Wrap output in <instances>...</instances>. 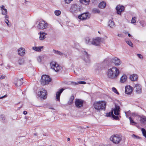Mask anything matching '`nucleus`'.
Masks as SVG:
<instances>
[{
	"instance_id": "54",
	"label": "nucleus",
	"mask_w": 146,
	"mask_h": 146,
	"mask_svg": "<svg viewBox=\"0 0 146 146\" xmlns=\"http://www.w3.org/2000/svg\"><path fill=\"white\" fill-rule=\"evenodd\" d=\"M97 66H98V67H99L100 66H101V65L100 64H97Z\"/></svg>"
},
{
	"instance_id": "46",
	"label": "nucleus",
	"mask_w": 146,
	"mask_h": 146,
	"mask_svg": "<svg viewBox=\"0 0 146 146\" xmlns=\"http://www.w3.org/2000/svg\"><path fill=\"white\" fill-rule=\"evenodd\" d=\"M1 118L2 120H5V117L4 115H1Z\"/></svg>"
},
{
	"instance_id": "22",
	"label": "nucleus",
	"mask_w": 146,
	"mask_h": 146,
	"mask_svg": "<svg viewBox=\"0 0 146 146\" xmlns=\"http://www.w3.org/2000/svg\"><path fill=\"white\" fill-rule=\"evenodd\" d=\"M138 119H140L141 122L143 123L144 124L146 121V117L145 116H137Z\"/></svg>"
},
{
	"instance_id": "44",
	"label": "nucleus",
	"mask_w": 146,
	"mask_h": 146,
	"mask_svg": "<svg viewBox=\"0 0 146 146\" xmlns=\"http://www.w3.org/2000/svg\"><path fill=\"white\" fill-rule=\"evenodd\" d=\"M138 57L141 59H142L143 58V56L140 54H137Z\"/></svg>"
},
{
	"instance_id": "28",
	"label": "nucleus",
	"mask_w": 146,
	"mask_h": 146,
	"mask_svg": "<svg viewBox=\"0 0 146 146\" xmlns=\"http://www.w3.org/2000/svg\"><path fill=\"white\" fill-rule=\"evenodd\" d=\"M43 48V46H40L38 47H33V49L36 51L40 52L41 51V49H42Z\"/></svg>"
},
{
	"instance_id": "38",
	"label": "nucleus",
	"mask_w": 146,
	"mask_h": 146,
	"mask_svg": "<svg viewBox=\"0 0 146 146\" xmlns=\"http://www.w3.org/2000/svg\"><path fill=\"white\" fill-rule=\"evenodd\" d=\"M141 130V131H142L143 135L146 138V132L145 130L144 129L142 128Z\"/></svg>"
},
{
	"instance_id": "1",
	"label": "nucleus",
	"mask_w": 146,
	"mask_h": 146,
	"mask_svg": "<svg viewBox=\"0 0 146 146\" xmlns=\"http://www.w3.org/2000/svg\"><path fill=\"white\" fill-rule=\"evenodd\" d=\"M120 73L119 69L117 67L114 66L108 70L107 76L110 79L115 80L119 76Z\"/></svg>"
},
{
	"instance_id": "12",
	"label": "nucleus",
	"mask_w": 146,
	"mask_h": 146,
	"mask_svg": "<svg viewBox=\"0 0 146 146\" xmlns=\"http://www.w3.org/2000/svg\"><path fill=\"white\" fill-rule=\"evenodd\" d=\"M23 78H16L14 81V84L16 86H19L22 85L23 83Z\"/></svg>"
},
{
	"instance_id": "47",
	"label": "nucleus",
	"mask_w": 146,
	"mask_h": 146,
	"mask_svg": "<svg viewBox=\"0 0 146 146\" xmlns=\"http://www.w3.org/2000/svg\"><path fill=\"white\" fill-rule=\"evenodd\" d=\"M5 23L7 24V26H9V24H8V23L9 22V20L7 19H5Z\"/></svg>"
},
{
	"instance_id": "23",
	"label": "nucleus",
	"mask_w": 146,
	"mask_h": 146,
	"mask_svg": "<svg viewBox=\"0 0 146 146\" xmlns=\"http://www.w3.org/2000/svg\"><path fill=\"white\" fill-rule=\"evenodd\" d=\"M127 79V77L125 74H123L121 77L120 82L121 83H124L126 82Z\"/></svg>"
},
{
	"instance_id": "16",
	"label": "nucleus",
	"mask_w": 146,
	"mask_h": 146,
	"mask_svg": "<svg viewBox=\"0 0 146 146\" xmlns=\"http://www.w3.org/2000/svg\"><path fill=\"white\" fill-rule=\"evenodd\" d=\"M133 90V87L129 85H127L125 87V92L126 94H131Z\"/></svg>"
},
{
	"instance_id": "17",
	"label": "nucleus",
	"mask_w": 146,
	"mask_h": 146,
	"mask_svg": "<svg viewBox=\"0 0 146 146\" xmlns=\"http://www.w3.org/2000/svg\"><path fill=\"white\" fill-rule=\"evenodd\" d=\"M101 38L97 37L95 39H93L92 44L96 46L99 45L101 41Z\"/></svg>"
},
{
	"instance_id": "20",
	"label": "nucleus",
	"mask_w": 146,
	"mask_h": 146,
	"mask_svg": "<svg viewBox=\"0 0 146 146\" xmlns=\"http://www.w3.org/2000/svg\"><path fill=\"white\" fill-rule=\"evenodd\" d=\"M64 90V89L63 88H61L56 93V99L58 101H59L60 100V95L61 93Z\"/></svg>"
},
{
	"instance_id": "14",
	"label": "nucleus",
	"mask_w": 146,
	"mask_h": 146,
	"mask_svg": "<svg viewBox=\"0 0 146 146\" xmlns=\"http://www.w3.org/2000/svg\"><path fill=\"white\" fill-rule=\"evenodd\" d=\"M90 15L88 13H83L80 15L78 16L79 19L82 20H84L90 18Z\"/></svg>"
},
{
	"instance_id": "41",
	"label": "nucleus",
	"mask_w": 146,
	"mask_h": 146,
	"mask_svg": "<svg viewBox=\"0 0 146 146\" xmlns=\"http://www.w3.org/2000/svg\"><path fill=\"white\" fill-rule=\"evenodd\" d=\"M136 18L135 17H133L131 20V23H134L136 22Z\"/></svg>"
},
{
	"instance_id": "52",
	"label": "nucleus",
	"mask_w": 146,
	"mask_h": 146,
	"mask_svg": "<svg viewBox=\"0 0 146 146\" xmlns=\"http://www.w3.org/2000/svg\"><path fill=\"white\" fill-rule=\"evenodd\" d=\"M27 113V112L25 111H24L23 112V113L24 115H26Z\"/></svg>"
},
{
	"instance_id": "61",
	"label": "nucleus",
	"mask_w": 146,
	"mask_h": 146,
	"mask_svg": "<svg viewBox=\"0 0 146 146\" xmlns=\"http://www.w3.org/2000/svg\"><path fill=\"white\" fill-rule=\"evenodd\" d=\"M87 127L88 128V127H88V126H87Z\"/></svg>"
},
{
	"instance_id": "30",
	"label": "nucleus",
	"mask_w": 146,
	"mask_h": 146,
	"mask_svg": "<svg viewBox=\"0 0 146 146\" xmlns=\"http://www.w3.org/2000/svg\"><path fill=\"white\" fill-rule=\"evenodd\" d=\"M81 3L86 5H88L90 3V0H80Z\"/></svg>"
},
{
	"instance_id": "8",
	"label": "nucleus",
	"mask_w": 146,
	"mask_h": 146,
	"mask_svg": "<svg viewBox=\"0 0 146 146\" xmlns=\"http://www.w3.org/2000/svg\"><path fill=\"white\" fill-rule=\"evenodd\" d=\"M47 92L44 89H42L38 93V96L41 98L45 99L46 98Z\"/></svg>"
},
{
	"instance_id": "9",
	"label": "nucleus",
	"mask_w": 146,
	"mask_h": 146,
	"mask_svg": "<svg viewBox=\"0 0 146 146\" xmlns=\"http://www.w3.org/2000/svg\"><path fill=\"white\" fill-rule=\"evenodd\" d=\"M142 87L140 84H137L134 87V91L136 94H140L142 93Z\"/></svg>"
},
{
	"instance_id": "50",
	"label": "nucleus",
	"mask_w": 146,
	"mask_h": 146,
	"mask_svg": "<svg viewBox=\"0 0 146 146\" xmlns=\"http://www.w3.org/2000/svg\"><path fill=\"white\" fill-rule=\"evenodd\" d=\"M73 98H71L70 99V104H72V102H73Z\"/></svg>"
},
{
	"instance_id": "24",
	"label": "nucleus",
	"mask_w": 146,
	"mask_h": 146,
	"mask_svg": "<svg viewBox=\"0 0 146 146\" xmlns=\"http://www.w3.org/2000/svg\"><path fill=\"white\" fill-rule=\"evenodd\" d=\"M92 39H91L89 37H86L85 39V42L89 45L92 44Z\"/></svg>"
},
{
	"instance_id": "10",
	"label": "nucleus",
	"mask_w": 146,
	"mask_h": 146,
	"mask_svg": "<svg viewBox=\"0 0 146 146\" xmlns=\"http://www.w3.org/2000/svg\"><path fill=\"white\" fill-rule=\"evenodd\" d=\"M84 55L82 57L83 60L86 63H89L90 62L89 55L86 52H84L83 53Z\"/></svg>"
},
{
	"instance_id": "19",
	"label": "nucleus",
	"mask_w": 146,
	"mask_h": 146,
	"mask_svg": "<svg viewBox=\"0 0 146 146\" xmlns=\"http://www.w3.org/2000/svg\"><path fill=\"white\" fill-rule=\"evenodd\" d=\"M1 11V14L3 15H6L7 14V9L3 5H1L0 7Z\"/></svg>"
},
{
	"instance_id": "34",
	"label": "nucleus",
	"mask_w": 146,
	"mask_h": 146,
	"mask_svg": "<svg viewBox=\"0 0 146 146\" xmlns=\"http://www.w3.org/2000/svg\"><path fill=\"white\" fill-rule=\"evenodd\" d=\"M92 12L94 13H99L100 12V10L98 9L94 8L92 10Z\"/></svg>"
},
{
	"instance_id": "40",
	"label": "nucleus",
	"mask_w": 146,
	"mask_h": 146,
	"mask_svg": "<svg viewBox=\"0 0 146 146\" xmlns=\"http://www.w3.org/2000/svg\"><path fill=\"white\" fill-rule=\"evenodd\" d=\"M112 91L115 93L117 94L118 95L119 94V92L117 91L116 89L114 87H113L112 88Z\"/></svg>"
},
{
	"instance_id": "21",
	"label": "nucleus",
	"mask_w": 146,
	"mask_h": 146,
	"mask_svg": "<svg viewBox=\"0 0 146 146\" xmlns=\"http://www.w3.org/2000/svg\"><path fill=\"white\" fill-rule=\"evenodd\" d=\"M38 34L40 35L39 39L40 40L44 39L46 38L45 35H47L46 33L43 32H40Z\"/></svg>"
},
{
	"instance_id": "11",
	"label": "nucleus",
	"mask_w": 146,
	"mask_h": 146,
	"mask_svg": "<svg viewBox=\"0 0 146 146\" xmlns=\"http://www.w3.org/2000/svg\"><path fill=\"white\" fill-rule=\"evenodd\" d=\"M115 9L117 11V14L121 15V12L124 11L125 7L122 5H119L116 6Z\"/></svg>"
},
{
	"instance_id": "55",
	"label": "nucleus",
	"mask_w": 146,
	"mask_h": 146,
	"mask_svg": "<svg viewBox=\"0 0 146 146\" xmlns=\"http://www.w3.org/2000/svg\"><path fill=\"white\" fill-rule=\"evenodd\" d=\"M125 113L126 114V116L127 117H128V115L127 114V112H125Z\"/></svg>"
},
{
	"instance_id": "48",
	"label": "nucleus",
	"mask_w": 146,
	"mask_h": 146,
	"mask_svg": "<svg viewBox=\"0 0 146 146\" xmlns=\"http://www.w3.org/2000/svg\"><path fill=\"white\" fill-rule=\"evenodd\" d=\"M5 75H2L0 77L1 79H3L5 78Z\"/></svg>"
},
{
	"instance_id": "39",
	"label": "nucleus",
	"mask_w": 146,
	"mask_h": 146,
	"mask_svg": "<svg viewBox=\"0 0 146 146\" xmlns=\"http://www.w3.org/2000/svg\"><path fill=\"white\" fill-rule=\"evenodd\" d=\"M43 58V56H39L37 58V60L38 62H41L42 59Z\"/></svg>"
},
{
	"instance_id": "45",
	"label": "nucleus",
	"mask_w": 146,
	"mask_h": 146,
	"mask_svg": "<svg viewBox=\"0 0 146 146\" xmlns=\"http://www.w3.org/2000/svg\"><path fill=\"white\" fill-rule=\"evenodd\" d=\"M65 3L67 4L70 3L72 0H63Z\"/></svg>"
},
{
	"instance_id": "13",
	"label": "nucleus",
	"mask_w": 146,
	"mask_h": 146,
	"mask_svg": "<svg viewBox=\"0 0 146 146\" xmlns=\"http://www.w3.org/2000/svg\"><path fill=\"white\" fill-rule=\"evenodd\" d=\"M83 101L80 99H76L75 102V104L77 108H80L82 107L83 106Z\"/></svg>"
},
{
	"instance_id": "29",
	"label": "nucleus",
	"mask_w": 146,
	"mask_h": 146,
	"mask_svg": "<svg viewBox=\"0 0 146 146\" xmlns=\"http://www.w3.org/2000/svg\"><path fill=\"white\" fill-rule=\"evenodd\" d=\"M106 6V4L104 2H102L99 4V7L101 9H103Z\"/></svg>"
},
{
	"instance_id": "57",
	"label": "nucleus",
	"mask_w": 146,
	"mask_h": 146,
	"mask_svg": "<svg viewBox=\"0 0 146 146\" xmlns=\"http://www.w3.org/2000/svg\"><path fill=\"white\" fill-rule=\"evenodd\" d=\"M70 140V139L69 138H68L67 139V140L68 141H69Z\"/></svg>"
},
{
	"instance_id": "53",
	"label": "nucleus",
	"mask_w": 146,
	"mask_h": 146,
	"mask_svg": "<svg viewBox=\"0 0 146 146\" xmlns=\"http://www.w3.org/2000/svg\"><path fill=\"white\" fill-rule=\"evenodd\" d=\"M5 15V19L9 18V16L8 15Z\"/></svg>"
},
{
	"instance_id": "32",
	"label": "nucleus",
	"mask_w": 146,
	"mask_h": 146,
	"mask_svg": "<svg viewBox=\"0 0 146 146\" xmlns=\"http://www.w3.org/2000/svg\"><path fill=\"white\" fill-rule=\"evenodd\" d=\"M53 51L56 54H57L58 55H59L60 56H62L63 55V54L61 52H60L59 51H58V50H53Z\"/></svg>"
},
{
	"instance_id": "2",
	"label": "nucleus",
	"mask_w": 146,
	"mask_h": 146,
	"mask_svg": "<svg viewBox=\"0 0 146 146\" xmlns=\"http://www.w3.org/2000/svg\"><path fill=\"white\" fill-rule=\"evenodd\" d=\"M106 103L105 102L103 101L95 102L93 105L94 108L98 111L105 110Z\"/></svg>"
},
{
	"instance_id": "51",
	"label": "nucleus",
	"mask_w": 146,
	"mask_h": 146,
	"mask_svg": "<svg viewBox=\"0 0 146 146\" xmlns=\"http://www.w3.org/2000/svg\"><path fill=\"white\" fill-rule=\"evenodd\" d=\"M7 97V95H4V96H3L0 97V99L3 98H4V97Z\"/></svg>"
},
{
	"instance_id": "15",
	"label": "nucleus",
	"mask_w": 146,
	"mask_h": 146,
	"mask_svg": "<svg viewBox=\"0 0 146 146\" xmlns=\"http://www.w3.org/2000/svg\"><path fill=\"white\" fill-rule=\"evenodd\" d=\"M80 10V6L76 4L72 5L70 9V11L72 13L79 11Z\"/></svg>"
},
{
	"instance_id": "4",
	"label": "nucleus",
	"mask_w": 146,
	"mask_h": 146,
	"mask_svg": "<svg viewBox=\"0 0 146 146\" xmlns=\"http://www.w3.org/2000/svg\"><path fill=\"white\" fill-rule=\"evenodd\" d=\"M51 80V78L49 76L46 75H43L41 77L40 80L41 84L43 85H44L49 84V82Z\"/></svg>"
},
{
	"instance_id": "6",
	"label": "nucleus",
	"mask_w": 146,
	"mask_h": 146,
	"mask_svg": "<svg viewBox=\"0 0 146 146\" xmlns=\"http://www.w3.org/2000/svg\"><path fill=\"white\" fill-rule=\"evenodd\" d=\"M51 68L53 69L55 71L58 72L61 70V68L56 62H52L50 64Z\"/></svg>"
},
{
	"instance_id": "3",
	"label": "nucleus",
	"mask_w": 146,
	"mask_h": 146,
	"mask_svg": "<svg viewBox=\"0 0 146 146\" xmlns=\"http://www.w3.org/2000/svg\"><path fill=\"white\" fill-rule=\"evenodd\" d=\"M115 108L113 109L111 111V114L113 118L115 120H118L119 119L118 116H116L113 114V111H114V114L116 115H118L119 114V112L120 111V107L116 104H115Z\"/></svg>"
},
{
	"instance_id": "25",
	"label": "nucleus",
	"mask_w": 146,
	"mask_h": 146,
	"mask_svg": "<svg viewBox=\"0 0 146 146\" xmlns=\"http://www.w3.org/2000/svg\"><path fill=\"white\" fill-rule=\"evenodd\" d=\"M18 54L20 56H23L25 53V49L22 48H19L18 50Z\"/></svg>"
},
{
	"instance_id": "59",
	"label": "nucleus",
	"mask_w": 146,
	"mask_h": 146,
	"mask_svg": "<svg viewBox=\"0 0 146 146\" xmlns=\"http://www.w3.org/2000/svg\"><path fill=\"white\" fill-rule=\"evenodd\" d=\"M145 12L146 13V9L144 10Z\"/></svg>"
},
{
	"instance_id": "31",
	"label": "nucleus",
	"mask_w": 146,
	"mask_h": 146,
	"mask_svg": "<svg viewBox=\"0 0 146 146\" xmlns=\"http://www.w3.org/2000/svg\"><path fill=\"white\" fill-rule=\"evenodd\" d=\"M86 82L84 81H80L78 82H72V84L73 85H78V84H86Z\"/></svg>"
},
{
	"instance_id": "5",
	"label": "nucleus",
	"mask_w": 146,
	"mask_h": 146,
	"mask_svg": "<svg viewBox=\"0 0 146 146\" xmlns=\"http://www.w3.org/2000/svg\"><path fill=\"white\" fill-rule=\"evenodd\" d=\"M110 140L115 144L119 143L122 139L121 135L116 134L112 135L110 138Z\"/></svg>"
},
{
	"instance_id": "18",
	"label": "nucleus",
	"mask_w": 146,
	"mask_h": 146,
	"mask_svg": "<svg viewBox=\"0 0 146 146\" xmlns=\"http://www.w3.org/2000/svg\"><path fill=\"white\" fill-rule=\"evenodd\" d=\"M112 62L114 63L115 66H119L121 64V62L117 58L115 57L112 59Z\"/></svg>"
},
{
	"instance_id": "58",
	"label": "nucleus",
	"mask_w": 146,
	"mask_h": 146,
	"mask_svg": "<svg viewBox=\"0 0 146 146\" xmlns=\"http://www.w3.org/2000/svg\"><path fill=\"white\" fill-rule=\"evenodd\" d=\"M121 36V35L120 34H118V36Z\"/></svg>"
},
{
	"instance_id": "42",
	"label": "nucleus",
	"mask_w": 146,
	"mask_h": 146,
	"mask_svg": "<svg viewBox=\"0 0 146 146\" xmlns=\"http://www.w3.org/2000/svg\"><path fill=\"white\" fill-rule=\"evenodd\" d=\"M129 119L130 120L131 124H132V123H136L134 121H133V120L132 119V118L131 117H129Z\"/></svg>"
},
{
	"instance_id": "37",
	"label": "nucleus",
	"mask_w": 146,
	"mask_h": 146,
	"mask_svg": "<svg viewBox=\"0 0 146 146\" xmlns=\"http://www.w3.org/2000/svg\"><path fill=\"white\" fill-rule=\"evenodd\" d=\"M126 43L130 46L133 47V44L131 41L130 40H126Z\"/></svg>"
},
{
	"instance_id": "27",
	"label": "nucleus",
	"mask_w": 146,
	"mask_h": 146,
	"mask_svg": "<svg viewBox=\"0 0 146 146\" xmlns=\"http://www.w3.org/2000/svg\"><path fill=\"white\" fill-rule=\"evenodd\" d=\"M108 26L111 28H113L115 27V25L114 22L111 20H110L108 22Z\"/></svg>"
},
{
	"instance_id": "33",
	"label": "nucleus",
	"mask_w": 146,
	"mask_h": 146,
	"mask_svg": "<svg viewBox=\"0 0 146 146\" xmlns=\"http://www.w3.org/2000/svg\"><path fill=\"white\" fill-rule=\"evenodd\" d=\"M18 62L20 65L23 64L24 63V60L23 58H20L18 60Z\"/></svg>"
},
{
	"instance_id": "26",
	"label": "nucleus",
	"mask_w": 146,
	"mask_h": 146,
	"mask_svg": "<svg viewBox=\"0 0 146 146\" xmlns=\"http://www.w3.org/2000/svg\"><path fill=\"white\" fill-rule=\"evenodd\" d=\"M138 78L137 75L136 74L131 75L130 77V79L132 81H134L137 80Z\"/></svg>"
},
{
	"instance_id": "49",
	"label": "nucleus",
	"mask_w": 146,
	"mask_h": 146,
	"mask_svg": "<svg viewBox=\"0 0 146 146\" xmlns=\"http://www.w3.org/2000/svg\"><path fill=\"white\" fill-rule=\"evenodd\" d=\"M111 116H112V115L111 114V112H109V113L107 114V117H110Z\"/></svg>"
},
{
	"instance_id": "36",
	"label": "nucleus",
	"mask_w": 146,
	"mask_h": 146,
	"mask_svg": "<svg viewBox=\"0 0 146 146\" xmlns=\"http://www.w3.org/2000/svg\"><path fill=\"white\" fill-rule=\"evenodd\" d=\"M54 13L56 15L58 16L60 15L61 12L59 10H56L54 11Z\"/></svg>"
},
{
	"instance_id": "35",
	"label": "nucleus",
	"mask_w": 146,
	"mask_h": 146,
	"mask_svg": "<svg viewBox=\"0 0 146 146\" xmlns=\"http://www.w3.org/2000/svg\"><path fill=\"white\" fill-rule=\"evenodd\" d=\"M139 23L142 27H144L146 25V23L144 21H141Z\"/></svg>"
},
{
	"instance_id": "43",
	"label": "nucleus",
	"mask_w": 146,
	"mask_h": 146,
	"mask_svg": "<svg viewBox=\"0 0 146 146\" xmlns=\"http://www.w3.org/2000/svg\"><path fill=\"white\" fill-rule=\"evenodd\" d=\"M132 137L134 138V139H139L140 138V137L139 136L136 135H134V134H133L132 135Z\"/></svg>"
},
{
	"instance_id": "56",
	"label": "nucleus",
	"mask_w": 146,
	"mask_h": 146,
	"mask_svg": "<svg viewBox=\"0 0 146 146\" xmlns=\"http://www.w3.org/2000/svg\"><path fill=\"white\" fill-rule=\"evenodd\" d=\"M128 35L129 37H130L131 36V35L129 33L128 34Z\"/></svg>"
},
{
	"instance_id": "60",
	"label": "nucleus",
	"mask_w": 146,
	"mask_h": 146,
	"mask_svg": "<svg viewBox=\"0 0 146 146\" xmlns=\"http://www.w3.org/2000/svg\"><path fill=\"white\" fill-rule=\"evenodd\" d=\"M98 33H100V32H99V31H98Z\"/></svg>"
},
{
	"instance_id": "7",
	"label": "nucleus",
	"mask_w": 146,
	"mask_h": 146,
	"mask_svg": "<svg viewBox=\"0 0 146 146\" xmlns=\"http://www.w3.org/2000/svg\"><path fill=\"white\" fill-rule=\"evenodd\" d=\"M48 25V24L45 21L40 20L39 21L38 27L40 29H46Z\"/></svg>"
}]
</instances>
